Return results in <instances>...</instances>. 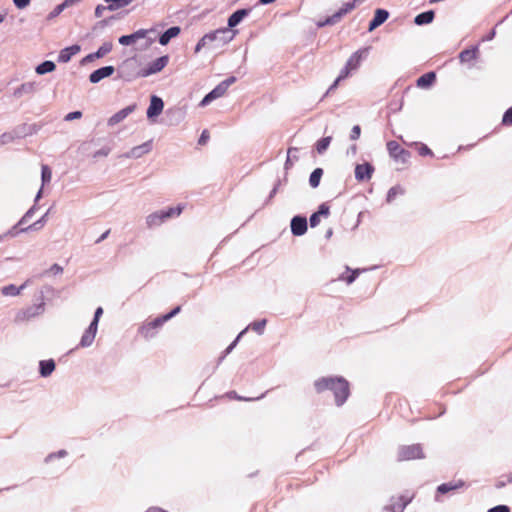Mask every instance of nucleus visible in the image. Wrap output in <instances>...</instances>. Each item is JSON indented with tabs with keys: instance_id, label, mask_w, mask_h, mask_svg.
I'll list each match as a JSON object with an SVG mask.
<instances>
[{
	"instance_id": "nucleus-1",
	"label": "nucleus",
	"mask_w": 512,
	"mask_h": 512,
	"mask_svg": "<svg viewBox=\"0 0 512 512\" xmlns=\"http://www.w3.org/2000/svg\"><path fill=\"white\" fill-rule=\"evenodd\" d=\"M315 387L318 392L325 389L333 390L336 398V403L341 405L349 396V385L348 382L343 378H323L316 381Z\"/></svg>"
},
{
	"instance_id": "nucleus-2",
	"label": "nucleus",
	"mask_w": 512,
	"mask_h": 512,
	"mask_svg": "<svg viewBox=\"0 0 512 512\" xmlns=\"http://www.w3.org/2000/svg\"><path fill=\"white\" fill-rule=\"evenodd\" d=\"M182 212V207L178 206L176 208H169L166 211H158L154 212L147 216L146 223L148 227H155L163 223L167 218L180 215Z\"/></svg>"
},
{
	"instance_id": "nucleus-3",
	"label": "nucleus",
	"mask_w": 512,
	"mask_h": 512,
	"mask_svg": "<svg viewBox=\"0 0 512 512\" xmlns=\"http://www.w3.org/2000/svg\"><path fill=\"white\" fill-rule=\"evenodd\" d=\"M237 30H230L229 28H220L210 33H207L210 42H218L219 45L224 46L230 43L237 35Z\"/></svg>"
},
{
	"instance_id": "nucleus-4",
	"label": "nucleus",
	"mask_w": 512,
	"mask_h": 512,
	"mask_svg": "<svg viewBox=\"0 0 512 512\" xmlns=\"http://www.w3.org/2000/svg\"><path fill=\"white\" fill-rule=\"evenodd\" d=\"M387 150L390 157H392L397 163L404 164L410 157L409 152L403 149L396 141H389L387 143Z\"/></svg>"
},
{
	"instance_id": "nucleus-5",
	"label": "nucleus",
	"mask_w": 512,
	"mask_h": 512,
	"mask_svg": "<svg viewBox=\"0 0 512 512\" xmlns=\"http://www.w3.org/2000/svg\"><path fill=\"white\" fill-rule=\"evenodd\" d=\"M153 29H139L130 35H123L118 39L119 44L129 46L136 43L140 39H145Z\"/></svg>"
},
{
	"instance_id": "nucleus-6",
	"label": "nucleus",
	"mask_w": 512,
	"mask_h": 512,
	"mask_svg": "<svg viewBox=\"0 0 512 512\" xmlns=\"http://www.w3.org/2000/svg\"><path fill=\"white\" fill-rule=\"evenodd\" d=\"M423 456L422 450L418 445L402 447L399 451V460L417 459Z\"/></svg>"
},
{
	"instance_id": "nucleus-7",
	"label": "nucleus",
	"mask_w": 512,
	"mask_h": 512,
	"mask_svg": "<svg viewBox=\"0 0 512 512\" xmlns=\"http://www.w3.org/2000/svg\"><path fill=\"white\" fill-rule=\"evenodd\" d=\"M135 109H136V104H132V105H129V106L121 109L120 111H118L117 113H115L108 119L107 124L109 126L117 125L118 123H120L124 119H126Z\"/></svg>"
},
{
	"instance_id": "nucleus-8",
	"label": "nucleus",
	"mask_w": 512,
	"mask_h": 512,
	"mask_svg": "<svg viewBox=\"0 0 512 512\" xmlns=\"http://www.w3.org/2000/svg\"><path fill=\"white\" fill-rule=\"evenodd\" d=\"M164 103L163 100L157 96H152L150 99V105L147 109V117L153 119L160 115L163 111Z\"/></svg>"
},
{
	"instance_id": "nucleus-9",
	"label": "nucleus",
	"mask_w": 512,
	"mask_h": 512,
	"mask_svg": "<svg viewBox=\"0 0 512 512\" xmlns=\"http://www.w3.org/2000/svg\"><path fill=\"white\" fill-rule=\"evenodd\" d=\"M180 306H177L175 309H173L170 313L160 317V318H157L155 319L154 321L148 323L147 325H145L143 327V332L145 333V335L147 336L148 335V332L150 329H154L156 327H159L160 325H162L165 321L169 320L170 318H172L173 316H175L176 314H178L180 312Z\"/></svg>"
},
{
	"instance_id": "nucleus-10",
	"label": "nucleus",
	"mask_w": 512,
	"mask_h": 512,
	"mask_svg": "<svg viewBox=\"0 0 512 512\" xmlns=\"http://www.w3.org/2000/svg\"><path fill=\"white\" fill-rule=\"evenodd\" d=\"M114 71H115V69L113 66H105V67L99 68L90 74L89 80L93 84L98 83L102 79L110 77L114 73Z\"/></svg>"
},
{
	"instance_id": "nucleus-11",
	"label": "nucleus",
	"mask_w": 512,
	"mask_h": 512,
	"mask_svg": "<svg viewBox=\"0 0 512 512\" xmlns=\"http://www.w3.org/2000/svg\"><path fill=\"white\" fill-rule=\"evenodd\" d=\"M374 168L369 163L358 164L355 167V178L358 181L369 180L372 177Z\"/></svg>"
},
{
	"instance_id": "nucleus-12",
	"label": "nucleus",
	"mask_w": 512,
	"mask_h": 512,
	"mask_svg": "<svg viewBox=\"0 0 512 512\" xmlns=\"http://www.w3.org/2000/svg\"><path fill=\"white\" fill-rule=\"evenodd\" d=\"M168 63V56H162L153 61L149 67L144 70L141 75L149 76L151 74H155L160 72Z\"/></svg>"
},
{
	"instance_id": "nucleus-13",
	"label": "nucleus",
	"mask_w": 512,
	"mask_h": 512,
	"mask_svg": "<svg viewBox=\"0 0 512 512\" xmlns=\"http://www.w3.org/2000/svg\"><path fill=\"white\" fill-rule=\"evenodd\" d=\"M227 92L224 84H218L211 92H209L200 102V106H206L211 101L224 96Z\"/></svg>"
},
{
	"instance_id": "nucleus-14",
	"label": "nucleus",
	"mask_w": 512,
	"mask_h": 512,
	"mask_svg": "<svg viewBox=\"0 0 512 512\" xmlns=\"http://www.w3.org/2000/svg\"><path fill=\"white\" fill-rule=\"evenodd\" d=\"M291 231L295 236L303 235L307 231L306 218L295 216L291 221Z\"/></svg>"
},
{
	"instance_id": "nucleus-15",
	"label": "nucleus",
	"mask_w": 512,
	"mask_h": 512,
	"mask_svg": "<svg viewBox=\"0 0 512 512\" xmlns=\"http://www.w3.org/2000/svg\"><path fill=\"white\" fill-rule=\"evenodd\" d=\"M388 17H389L388 11H386L384 9H377L375 11L373 20L369 24V28H368L369 31L371 32L374 29H376L378 26L383 24L388 19Z\"/></svg>"
},
{
	"instance_id": "nucleus-16",
	"label": "nucleus",
	"mask_w": 512,
	"mask_h": 512,
	"mask_svg": "<svg viewBox=\"0 0 512 512\" xmlns=\"http://www.w3.org/2000/svg\"><path fill=\"white\" fill-rule=\"evenodd\" d=\"M79 51H80L79 45H72V46L66 47L60 51L59 56H58V61L61 63H67L70 61L72 56L77 54Z\"/></svg>"
},
{
	"instance_id": "nucleus-17",
	"label": "nucleus",
	"mask_w": 512,
	"mask_h": 512,
	"mask_svg": "<svg viewBox=\"0 0 512 512\" xmlns=\"http://www.w3.org/2000/svg\"><path fill=\"white\" fill-rule=\"evenodd\" d=\"M113 44L111 42H104L95 53L89 54L85 60L92 61L95 58H102L112 51Z\"/></svg>"
},
{
	"instance_id": "nucleus-18",
	"label": "nucleus",
	"mask_w": 512,
	"mask_h": 512,
	"mask_svg": "<svg viewBox=\"0 0 512 512\" xmlns=\"http://www.w3.org/2000/svg\"><path fill=\"white\" fill-rule=\"evenodd\" d=\"M180 31V27L178 26L170 27L159 37V43L163 46L167 45L172 38H175L180 34Z\"/></svg>"
},
{
	"instance_id": "nucleus-19",
	"label": "nucleus",
	"mask_w": 512,
	"mask_h": 512,
	"mask_svg": "<svg viewBox=\"0 0 512 512\" xmlns=\"http://www.w3.org/2000/svg\"><path fill=\"white\" fill-rule=\"evenodd\" d=\"M97 327L96 323H91L85 334L82 336L81 339V346L87 347L90 346L96 336Z\"/></svg>"
},
{
	"instance_id": "nucleus-20",
	"label": "nucleus",
	"mask_w": 512,
	"mask_h": 512,
	"mask_svg": "<svg viewBox=\"0 0 512 512\" xmlns=\"http://www.w3.org/2000/svg\"><path fill=\"white\" fill-rule=\"evenodd\" d=\"M150 150H151V143L146 142L139 146L133 147L126 156L131 157V158H139L142 155L148 153Z\"/></svg>"
},
{
	"instance_id": "nucleus-21",
	"label": "nucleus",
	"mask_w": 512,
	"mask_h": 512,
	"mask_svg": "<svg viewBox=\"0 0 512 512\" xmlns=\"http://www.w3.org/2000/svg\"><path fill=\"white\" fill-rule=\"evenodd\" d=\"M435 79L436 74L434 72L425 73L417 79V86L419 88H428L435 82Z\"/></svg>"
},
{
	"instance_id": "nucleus-22",
	"label": "nucleus",
	"mask_w": 512,
	"mask_h": 512,
	"mask_svg": "<svg viewBox=\"0 0 512 512\" xmlns=\"http://www.w3.org/2000/svg\"><path fill=\"white\" fill-rule=\"evenodd\" d=\"M248 14V11L245 9H240L235 11L229 18H228V28H234L237 26L244 17Z\"/></svg>"
},
{
	"instance_id": "nucleus-23",
	"label": "nucleus",
	"mask_w": 512,
	"mask_h": 512,
	"mask_svg": "<svg viewBox=\"0 0 512 512\" xmlns=\"http://www.w3.org/2000/svg\"><path fill=\"white\" fill-rule=\"evenodd\" d=\"M363 53V51L355 52L347 61L346 67L352 71L357 69L361 63Z\"/></svg>"
},
{
	"instance_id": "nucleus-24",
	"label": "nucleus",
	"mask_w": 512,
	"mask_h": 512,
	"mask_svg": "<svg viewBox=\"0 0 512 512\" xmlns=\"http://www.w3.org/2000/svg\"><path fill=\"white\" fill-rule=\"evenodd\" d=\"M434 19V12L433 11H427V12H424V13H421V14H418L416 17H415V20L414 22L417 24V25H423V24H429L433 21Z\"/></svg>"
},
{
	"instance_id": "nucleus-25",
	"label": "nucleus",
	"mask_w": 512,
	"mask_h": 512,
	"mask_svg": "<svg viewBox=\"0 0 512 512\" xmlns=\"http://www.w3.org/2000/svg\"><path fill=\"white\" fill-rule=\"evenodd\" d=\"M56 66L54 64V62L52 61H44L43 63L39 64L35 71L37 74L39 75H43V74H46V73H50V72H53L55 70Z\"/></svg>"
},
{
	"instance_id": "nucleus-26",
	"label": "nucleus",
	"mask_w": 512,
	"mask_h": 512,
	"mask_svg": "<svg viewBox=\"0 0 512 512\" xmlns=\"http://www.w3.org/2000/svg\"><path fill=\"white\" fill-rule=\"evenodd\" d=\"M107 3V8L109 11H116L127 7L129 5L128 0H104Z\"/></svg>"
},
{
	"instance_id": "nucleus-27",
	"label": "nucleus",
	"mask_w": 512,
	"mask_h": 512,
	"mask_svg": "<svg viewBox=\"0 0 512 512\" xmlns=\"http://www.w3.org/2000/svg\"><path fill=\"white\" fill-rule=\"evenodd\" d=\"M55 369V363L53 360L41 361L40 362V373L46 377L50 375Z\"/></svg>"
},
{
	"instance_id": "nucleus-28",
	"label": "nucleus",
	"mask_w": 512,
	"mask_h": 512,
	"mask_svg": "<svg viewBox=\"0 0 512 512\" xmlns=\"http://www.w3.org/2000/svg\"><path fill=\"white\" fill-rule=\"evenodd\" d=\"M322 174L323 171L321 168H317L311 173L309 183L313 188H316L319 185Z\"/></svg>"
},
{
	"instance_id": "nucleus-29",
	"label": "nucleus",
	"mask_w": 512,
	"mask_h": 512,
	"mask_svg": "<svg viewBox=\"0 0 512 512\" xmlns=\"http://www.w3.org/2000/svg\"><path fill=\"white\" fill-rule=\"evenodd\" d=\"M34 91V84L33 83H24L20 85L15 91L14 95L17 97L22 96L25 93H31Z\"/></svg>"
},
{
	"instance_id": "nucleus-30",
	"label": "nucleus",
	"mask_w": 512,
	"mask_h": 512,
	"mask_svg": "<svg viewBox=\"0 0 512 512\" xmlns=\"http://www.w3.org/2000/svg\"><path fill=\"white\" fill-rule=\"evenodd\" d=\"M22 288H23V286L16 287L14 285H9V286L3 287L2 293L6 296H16L20 293Z\"/></svg>"
},
{
	"instance_id": "nucleus-31",
	"label": "nucleus",
	"mask_w": 512,
	"mask_h": 512,
	"mask_svg": "<svg viewBox=\"0 0 512 512\" xmlns=\"http://www.w3.org/2000/svg\"><path fill=\"white\" fill-rule=\"evenodd\" d=\"M51 178H52L51 169L47 165H42V173H41L42 185L49 183L51 181Z\"/></svg>"
},
{
	"instance_id": "nucleus-32",
	"label": "nucleus",
	"mask_w": 512,
	"mask_h": 512,
	"mask_svg": "<svg viewBox=\"0 0 512 512\" xmlns=\"http://www.w3.org/2000/svg\"><path fill=\"white\" fill-rule=\"evenodd\" d=\"M331 142V137H324L317 143V151L319 154L323 153L329 146Z\"/></svg>"
},
{
	"instance_id": "nucleus-33",
	"label": "nucleus",
	"mask_w": 512,
	"mask_h": 512,
	"mask_svg": "<svg viewBox=\"0 0 512 512\" xmlns=\"http://www.w3.org/2000/svg\"><path fill=\"white\" fill-rule=\"evenodd\" d=\"M211 43L208 34H205L196 44L195 53H199L203 47Z\"/></svg>"
},
{
	"instance_id": "nucleus-34",
	"label": "nucleus",
	"mask_w": 512,
	"mask_h": 512,
	"mask_svg": "<svg viewBox=\"0 0 512 512\" xmlns=\"http://www.w3.org/2000/svg\"><path fill=\"white\" fill-rule=\"evenodd\" d=\"M65 9V7L63 6V4H59L57 5L47 16V19L48 20H52L54 18H56L57 16H59L63 10Z\"/></svg>"
},
{
	"instance_id": "nucleus-35",
	"label": "nucleus",
	"mask_w": 512,
	"mask_h": 512,
	"mask_svg": "<svg viewBox=\"0 0 512 512\" xmlns=\"http://www.w3.org/2000/svg\"><path fill=\"white\" fill-rule=\"evenodd\" d=\"M458 487V485H454V484H451V483H445V484H441L439 487H438V492L440 493H447L451 490H454Z\"/></svg>"
},
{
	"instance_id": "nucleus-36",
	"label": "nucleus",
	"mask_w": 512,
	"mask_h": 512,
	"mask_svg": "<svg viewBox=\"0 0 512 512\" xmlns=\"http://www.w3.org/2000/svg\"><path fill=\"white\" fill-rule=\"evenodd\" d=\"M398 193H403V190L400 187L391 188L387 195V201L391 202Z\"/></svg>"
},
{
	"instance_id": "nucleus-37",
	"label": "nucleus",
	"mask_w": 512,
	"mask_h": 512,
	"mask_svg": "<svg viewBox=\"0 0 512 512\" xmlns=\"http://www.w3.org/2000/svg\"><path fill=\"white\" fill-rule=\"evenodd\" d=\"M15 137L11 133H4L0 136V145L14 141Z\"/></svg>"
},
{
	"instance_id": "nucleus-38",
	"label": "nucleus",
	"mask_w": 512,
	"mask_h": 512,
	"mask_svg": "<svg viewBox=\"0 0 512 512\" xmlns=\"http://www.w3.org/2000/svg\"><path fill=\"white\" fill-rule=\"evenodd\" d=\"M315 214L318 215L319 217H321V216L327 217L329 215V207L325 204H322L319 207V210L317 212H315Z\"/></svg>"
},
{
	"instance_id": "nucleus-39",
	"label": "nucleus",
	"mask_w": 512,
	"mask_h": 512,
	"mask_svg": "<svg viewBox=\"0 0 512 512\" xmlns=\"http://www.w3.org/2000/svg\"><path fill=\"white\" fill-rule=\"evenodd\" d=\"M82 117V113L80 111L70 112L65 116L66 121H72L74 119H79Z\"/></svg>"
},
{
	"instance_id": "nucleus-40",
	"label": "nucleus",
	"mask_w": 512,
	"mask_h": 512,
	"mask_svg": "<svg viewBox=\"0 0 512 512\" xmlns=\"http://www.w3.org/2000/svg\"><path fill=\"white\" fill-rule=\"evenodd\" d=\"M31 0H13L14 5L18 9H24L30 4Z\"/></svg>"
},
{
	"instance_id": "nucleus-41",
	"label": "nucleus",
	"mask_w": 512,
	"mask_h": 512,
	"mask_svg": "<svg viewBox=\"0 0 512 512\" xmlns=\"http://www.w3.org/2000/svg\"><path fill=\"white\" fill-rule=\"evenodd\" d=\"M360 133H361V128H360V126L355 125V126L352 128V131H351V135H350L351 139H352V140H356V139H358V138H359V136H360Z\"/></svg>"
},
{
	"instance_id": "nucleus-42",
	"label": "nucleus",
	"mask_w": 512,
	"mask_h": 512,
	"mask_svg": "<svg viewBox=\"0 0 512 512\" xmlns=\"http://www.w3.org/2000/svg\"><path fill=\"white\" fill-rule=\"evenodd\" d=\"M474 56H475V52H472V51H469V50H465V51H462L460 53L461 61H466L469 58L474 57Z\"/></svg>"
},
{
	"instance_id": "nucleus-43",
	"label": "nucleus",
	"mask_w": 512,
	"mask_h": 512,
	"mask_svg": "<svg viewBox=\"0 0 512 512\" xmlns=\"http://www.w3.org/2000/svg\"><path fill=\"white\" fill-rule=\"evenodd\" d=\"M108 10L107 6H104V5H97L96 8H95V16L97 18H100L102 17L103 13Z\"/></svg>"
},
{
	"instance_id": "nucleus-44",
	"label": "nucleus",
	"mask_w": 512,
	"mask_h": 512,
	"mask_svg": "<svg viewBox=\"0 0 512 512\" xmlns=\"http://www.w3.org/2000/svg\"><path fill=\"white\" fill-rule=\"evenodd\" d=\"M503 123L512 124V107L506 111L503 116Z\"/></svg>"
},
{
	"instance_id": "nucleus-45",
	"label": "nucleus",
	"mask_w": 512,
	"mask_h": 512,
	"mask_svg": "<svg viewBox=\"0 0 512 512\" xmlns=\"http://www.w3.org/2000/svg\"><path fill=\"white\" fill-rule=\"evenodd\" d=\"M265 324H266L265 320L255 322L253 324V329L255 331H257L258 333H261L263 331L264 327H265Z\"/></svg>"
},
{
	"instance_id": "nucleus-46",
	"label": "nucleus",
	"mask_w": 512,
	"mask_h": 512,
	"mask_svg": "<svg viewBox=\"0 0 512 512\" xmlns=\"http://www.w3.org/2000/svg\"><path fill=\"white\" fill-rule=\"evenodd\" d=\"M487 512H509V508L505 505H498L490 508Z\"/></svg>"
},
{
	"instance_id": "nucleus-47",
	"label": "nucleus",
	"mask_w": 512,
	"mask_h": 512,
	"mask_svg": "<svg viewBox=\"0 0 512 512\" xmlns=\"http://www.w3.org/2000/svg\"><path fill=\"white\" fill-rule=\"evenodd\" d=\"M320 223V217L313 213L310 217V225L316 227Z\"/></svg>"
},
{
	"instance_id": "nucleus-48",
	"label": "nucleus",
	"mask_w": 512,
	"mask_h": 512,
	"mask_svg": "<svg viewBox=\"0 0 512 512\" xmlns=\"http://www.w3.org/2000/svg\"><path fill=\"white\" fill-rule=\"evenodd\" d=\"M82 0H64L62 2L63 6L66 8L72 7L78 3H80Z\"/></svg>"
},
{
	"instance_id": "nucleus-49",
	"label": "nucleus",
	"mask_w": 512,
	"mask_h": 512,
	"mask_svg": "<svg viewBox=\"0 0 512 512\" xmlns=\"http://www.w3.org/2000/svg\"><path fill=\"white\" fill-rule=\"evenodd\" d=\"M102 313H103V309L101 307L97 308L95 311V315H94V319H93L92 323H96V327L98 326V321H99V318L101 317Z\"/></svg>"
},
{
	"instance_id": "nucleus-50",
	"label": "nucleus",
	"mask_w": 512,
	"mask_h": 512,
	"mask_svg": "<svg viewBox=\"0 0 512 512\" xmlns=\"http://www.w3.org/2000/svg\"><path fill=\"white\" fill-rule=\"evenodd\" d=\"M359 272V269L354 270L352 274L346 278L347 283H352L355 280L356 276L359 274Z\"/></svg>"
},
{
	"instance_id": "nucleus-51",
	"label": "nucleus",
	"mask_w": 512,
	"mask_h": 512,
	"mask_svg": "<svg viewBox=\"0 0 512 512\" xmlns=\"http://www.w3.org/2000/svg\"><path fill=\"white\" fill-rule=\"evenodd\" d=\"M235 81H236V78L232 76V77H229L228 79L224 80L223 82H221V84H224L225 88L228 89V87L230 85H232Z\"/></svg>"
},
{
	"instance_id": "nucleus-52",
	"label": "nucleus",
	"mask_w": 512,
	"mask_h": 512,
	"mask_svg": "<svg viewBox=\"0 0 512 512\" xmlns=\"http://www.w3.org/2000/svg\"><path fill=\"white\" fill-rule=\"evenodd\" d=\"M209 138V134L207 131H203L200 138H199V144H205L207 139Z\"/></svg>"
},
{
	"instance_id": "nucleus-53",
	"label": "nucleus",
	"mask_w": 512,
	"mask_h": 512,
	"mask_svg": "<svg viewBox=\"0 0 512 512\" xmlns=\"http://www.w3.org/2000/svg\"><path fill=\"white\" fill-rule=\"evenodd\" d=\"M352 70L348 69V67L345 66V68L342 70L341 74L338 76L339 79L343 80L345 79Z\"/></svg>"
},
{
	"instance_id": "nucleus-54",
	"label": "nucleus",
	"mask_w": 512,
	"mask_h": 512,
	"mask_svg": "<svg viewBox=\"0 0 512 512\" xmlns=\"http://www.w3.org/2000/svg\"><path fill=\"white\" fill-rule=\"evenodd\" d=\"M409 501H410V498H405V499H403V500H402V503L395 505L393 508H394V509H401V510H402V509H404V508H405L406 504H407Z\"/></svg>"
},
{
	"instance_id": "nucleus-55",
	"label": "nucleus",
	"mask_w": 512,
	"mask_h": 512,
	"mask_svg": "<svg viewBox=\"0 0 512 512\" xmlns=\"http://www.w3.org/2000/svg\"><path fill=\"white\" fill-rule=\"evenodd\" d=\"M242 334H243V332H241L238 335V337L236 338V340L230 346H228V348L226 349V355L229 354L233 350V348L236 346V343H237V341L239 340V338L241 337Z\"/></svg>"
},
{
	"instance_id": "nucleus-56",
	"label": "nucleus",
	"mask_w": 512,
	"mask_h": 512,
	"mask_svg": "<svg viewBox=\"0 0 512 512\" xmlns=\"http://www.w3.org/2000/svg\"><path fill=\"white\" fill-rule=\"evenodd\" d=\"M242 334H243V332H241L238 335V337L236 338V340L230 346H228V348L226 349V355L229 354L233 350V348L236 346V343H237V341L239 340V338L241 337Z\"/></svg>"
},
{
	"instance_id": "nucleus-57",
	"label": "nucleus",
	"mask_w": 512,
	"mask_h": 512,
	"mask_svg": "<svg viewBox=\"0 0 512 512\" xmlns=\"http://www.w3.org/2000/svg\"><path fill=\"white\" fill-rule=\"evenodd\" d=\"M420 154L423 156L428 155V154H431V151L427 146H423L420 148Z\"/></svg>"
},
{
	"instance_id": "nucleus-58",
	"label": "nucleus",
	"mask_w": 512,
	"mask_h": 512,
	"mask_svg": "<svg viewBox=\"0 0 512 512\" xmlns=\"http://www.w3.org/2000/svg\"><path fill=\"white\" fill-rule=\"evenodd\" d=\"M341 81V79H339V77L334 81V83L331 85V87L329 88L328 92H330L331 90L335 89L339 82Z\"/></svg>"
},
{
	"instance_id": "nucleus-59",
	"label": "nucleus",
	"mask_w": 512,
	"mask_h": 512,
	"mask_svg": "<svg viewBox=\"0 0 512 512\" xmlns=\"http://www.w3.org/2000/svg\"><path fill=\"white\" fill-rule=\"evenodd\" d=\"M30 213H31V211H28V212L26 213V215L23 217V219L20 221V223H19V224H22L23 222H25V221H26V219L30 216Z\"/></svg>"
},
{
	"instance_id": "nucleus-60",
	"label": "nucleus",
	"mask_w": 512,
	"mask_h": 512,
	"mask_svg": "<svg viewBox=\"0 0 512 512\" xmlns=\"http://www.w3.org/2000/svg\"><path fill=\"white\" fill-rule=\"evenodd\" d=\"M16 227L13 228V230L9 231L8 234L11 236H15L18 232L15 231Z\"/></svg>"
},
{
	"instance_id": "nucleus-61",
	"label": "nucleus",
	"mask_w": 512,
	"mask_h": 512,
	"mask_svg": "<svg viewBox=\"0 0 512 512\" xmlns=\"http://www.w3.org/2000/svg\"><path fill=\"white\" fill-rule=\"evenodd\" d=\"M495 36V31L492 30L489 34V36L487 37L488 40H491L493 37Z\"/></svg>"
},
{
	"instance_id": "nucleus-62",
	"label": "nucleus",
	"mask_w": 512,
	"mask_h": 512,
	"mask_svg": "<svg viewBox=\"0 0 512 512\" xmlns=\"http://www.w3.org/2000/svg\"><path fill=\"white\" fill-rule=\"evenodd\" d=\"M52 269L55 270L56 272H60L62 270L61 267H59L58 265H54Z\"/></svg>"
},
{
	"instance_id": "nucleus-63",
	"label": "nucleus",
	"mask_w": 512,
	"mask_h": 512,
	"mask_svg": "<svg viewBox=\"0 0 512 512\" xmlns=\"http://www.w3.org/2000/svg\"><path fill=\"white\" fill-rule=\"evenodd\" d=\"M5 17H6L5 14L0 13V23H2L4 21Z\"/></svg>"
},
{
	"instance_id": "nucleus-64",
	"label": "nucleus",
	"mask_w": 512,
	"mask_h": 512,
	"mask_svg": "<svg viewBox=\"0 0 512 512\" xmlns=\"http://www.w3.org/2000/svg\"><path fill=\"white\" fill-rule=\"evenodd\" d=\"M332 236V230H328L327 233H326V237L327 238H330Z\"/></svg>"
}]
</instances>
